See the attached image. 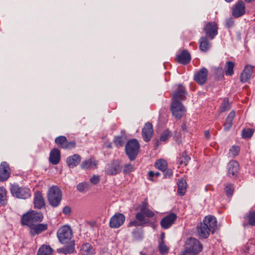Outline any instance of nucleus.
Wrapping results in <instances>:
<instances>
[{
  "instance_id": "22",
  "label": "nucleus",
  "mask_w": 255,
  "mask_h": 255,
  "mask_svg": "<svg viewBox=\"0 0 255 255\" xmlns=\"http://www.w3.org/2000/svg\"><path fill=\"white\" fill-rule=\"evenodd\" d=\"M177 61L181 64L186 65L191 60V56L189 52L186 50H183L177 57Z\"/></svg>"
},
{
  "instance_id": "45",
  "label": "nucleus",
  "mask_w": 255,
  "mask_h": 255,
  "mask_svg": "<svg viewBox=\"0 0 255 255\" xmlns=\"http://www.w3.org/2000/svg\"><path fill=\"white\" fill-rule=\"evenodd\" d=\"M170 131L168 129H166L161 134L160 137V140L161 141H165L170 137Z\"/></svg>"
},
{
  "instance_id": "23",
  "label": "nucleus",
  "mask_w": 255,
  "mask_h": 255,
  "mask_svg": "<svg viewBox=\"0 0 255 255\" xmlns=\"http://www.w3.org/2000/svg\"><path fill=\"white\" fill-rule=\"evenodd\" d=\"M49 161L53 165L57 164L60 160V152L57 148L52 149L49 155Z\"/></svg>"
},
{
  "instance_id": "60",
  "label": "nucleus",
  "mask_w": 255,
  "mask_h": 255,
  "mask_svg": "<svg viewBox=\"0 0 255 255\" xmlns=\"http://www.w3.org/2000/svg\"><path fill=\"white\" fill-rule=\"evenodd\" d=\"M158 145H159V141L157 140L154 143V146L156 147L158 146Z\"/></svg>"
},
{
  "instance_id": "31",
  "label": "nucleus",
  "mask_w": 255,
  "mask_h": 255,
  "mask_svg": "<svg viewBox=\"0 0 255 255\" xmlns=\"http://www.w3.org/2000/svg\"><path fill=\"white\" fill-rule=\"evenodd\" d=\"M52 249L49 246L43 245L38 250L37 255H51Z\"/></svg>"
},
{
  "instance_id": "8",
  "label": "nucleus",
  "mask_w": 255,
  "mask_h": 255,
  "mask_svg": "<svg viewBox=\"0 0 255 255\" xmlns=\"http://www.w3.org/2000/svg\"><path fill=\"white\" fill-rule=\"evenodd\" d=\"M202 250V244L197 239L190 238L186 240L185 251L198 254Z\"/></svg>"
},
{
  "instance_id": "11",
  "label": "nucleus",
  "mask_w": 255,
  "mask_h": 255,
  "mask_svg": "<svg viewBox=\"0 0 255 255\" xmlns=\"http://www.w3.org/2000/svg\"><path fill=\"white\" fill-rule=\"evenodd\" d=\"M246 12V5L243 0H239L232 7V15L235 18L242 16Z\"/></svg>"
},
{
  "instance_id": "15",
  "label": "nucleus",
  "mask_w": 255,
  "mask_h": 255,
  "mask_svg": "<svg viewBox=\"0 0 255 255\" xmlns=\"http://www.w3.org/2000/svg\"><path fill=\"white\" fill-rule=\"evenodd\" d=\"M153 133L152 125L147 122L142 129V136L144 141L148 142L151 139Z\"/></svg>"
},
{
  "instance_id": "48",
  "label": "nucleus",
  "mask_w": 255,
  "mask_h": 255,
  "mask_svg": "<svg viewBox=\"0 0 255 255\" xmlns=\"http://www.w3.org/2000/svg\"><path fill=\"white\" fill-rule=\"evenodd\" d=\"M133 169V166L131 164H127L124 166V172L126 174H129Z\"/></svg>"
},
{
  "instance_id": "54",
  "label": "nucleus",
  "mask_w": 255,
  "mask_h": 255,
  "mask_svg": "<svg viewBox=\"0 0 255 255\" xmlns=\"http://www.w3.org/2000/svg\"><path fill=\"white\" fill-rule=\"evenodd\" d=\"M154 176H155L154 172L152 171H150L148 173L147 179L152 181H154Z\"/></svg>"
},
{
  "instance_id": "63",
  "label": "nucleus",
  "mask_w": 255,
  "mask_h": 255,
  "mask_svg": "<svg viewBox=\"0 0 255 255\" xmlns=\"http://www.w3.org/2000/svg\"><path fill=\"white\" fill-rule=\"evenodd\" d=\"M225 0L227 2H230L232 1H233L234 0Z\"/></svg>"
},
{
  "instance_id": "29",
  "label": "nucleus",
  "mask_w": 255,
  "mask_h": 255,
  "mask_svg": "<svg viewBox=\"0 0 255 255\" xmlns=\"http://www.w3.org/2000/svg\"><path fill=\"white\" fill-rule=\"evenodd\" d=\"M75 250L74 243H72L70 245L65 246L63 248L57 249L58 253H63L64 254H71Z\"/></svg>"
},
{
  "instance_id": "35",
  "label": "nucleus",
  "mask_w": 255,
  "mask_h": 255,
  "mask_svg": "<svg viewBox=\"0 0 255 255\" xmlns=\"http://www.w3.org/2000/svg\"><path fill=\"white\" fill-rule=\"evenodd\" d=\"M67 140V139L65 136L61 135L57 137L55 139V142L58 147L63 149V147L64 146Z\"/></svg>"
},
{
  "instance_id": "56",
  "label": "nucleus",
  "mask_w": 255,
  "mask_h": 255,
  "mask_svg": "<svg viewBox=\"0 0 255 255\" xmlns=\"http://www.w3.org/2000/svg\"><path fill=\"white\" fill-rule=\"evenodd\" d=\"M198 254H197V253H193V252H191L185 250L183 252V253L181 254V255H198Z\"/></svg>"
},
{
  "instance_id": "36",
  "label": "nucleus",
  "mask_w": 255,
  "mask_h": 255,
  "mask_svg": "<svg viewBox=\"0 0 255 255\" xmlns=\"http://www.w3.org/2000/svg\"><path fill=\"white\" fill-rule=\"evenodd\" d=\"M158 249L160 253L162 255L166 254L168 252L169 249L164 244L162 239H161V241L159 243Z\"/></svg>"
},
{
  "instance_id": "30",
  "label": "nucleus",
  "mask_w": 255,
  "mask_h": 255,
  "mask_svg": "<svg viewBox=\"0 0 255 255\" xmlns=\"http://www.w3.org/2000/svg\"><path fill=\"white\" fill-rule=\"evenodd\" d=\"M235 65L234 62L228 61L226 63L225 65V74L227 76H232L234 72V68Z\"/></svg>"
},
{
  "instance_id": "5",
  "label": "nucleus",
  "mask_w": 255,
  "mask_h": 255,
  "mask_svg": "<svg viewBox=\"0 0 255 255\" xmlns=\"http://www.w3.org/2000/svg\"><path fill=\"white\" fill-rule=\"evenodd\" d=\"M43 218L42 214L35 211H31L23 215L21 218V223L23 225H28L34 223L40 222Z\"/></svg>"
},
{
  "instance_id": "55",
  "label": "nucleus",
  "mask_w": 255,
  "mask_h": 255,
  "mask_svg": "<svg viewBox=\"0 0 255 255\" xmlns=\"http://www.w3.org/2000/svg\"><path fill=\"white\" fill-rule=\"evenodd\" d=\"M71 208L69 206H65L62 210L63 213L65 215H69L71 213Z\"/></svg>"
},
{
  "instance_id": "10",
  "label": "nucleus",
  "mask_w": 255,
  "mask_h": 255,
  "mask_svg": "<svg viewBox=\"0 0 255 255\" xmlns=\"http://www.w3.org/2000/svg\"><path fill=\"white\" fill-rule=\"evenodd\" d=\"M204 30L206 33V37L212 40L218 34V26L215 22H209L205 25Z\"/></svg>"
},
{
  "instance_id": "38",
  "label": "nucleus",
  "mask_w": 255,
  "mask_h": 255,
  "mask_svg": "<svg viewBox=\"0 0 255 255\" xmlns=\"http://www.w3.org/2000/svg\"><path fill=\"white\" fill-rule=\"evenodd\" d=\"M190 157L186 153H183L182 156L179 159V162L180 165L186 166L190 160Z\"/></svg>"
},
{
  "instance_id": "51",
  "label": "nucleus",
  "mask_w": 255,
  "mask_h": 255,
  "mask_svg": "<svg viewBox=\"0 0 255 255\" xmlns=\"http://www.w3.org/2000/svg\"><path fill=\"white\" fill-rule=\"evenodd\" d=\"M148 205L147 202L146 200H145L141 203V205L140 207V212H139L142 213L143 212H144L145 210H146V209H147L148 208Z\"/></svg>"
},
{
  "instance_id": "40",
  "label": "nucleus",
  "mask_w": 255,
  "mask_h": 255,
  "mask_svg": "<svg viewBox=\"0 0 255 255\" xmlns=\"http://www.w3.org/2000/svg\"><path fill=\"white\" fill-rule=\"evenodd\" d=\"M240 148L238 145H233L229 149L230 156L234 157L239 154Z\"/></svg>"
},
{
  "instance_id": "28",
  "label": "nucleus",
  "mask_w": 255,
  "mask_h": 255,
  "mask_svg": "<svg viewBox=\"0 0 255 255\" xmlns=\"http://www.w3.org/2000/svg\"><path fill=\"white\" fill-rule=\"evenodd\" d=\"M96 166V162L91 159L83 161L81 164V168L83 169H92Z\"/></svg>"
},
{
  "instance_id": "25",
  "label": "nucleus",
  "mask_w": 255,
  "mask_h": 255,
  "mask_svg": "<svg viewBox=\"0 0 255 255\" xmlns=\"http://www.w3.org/2000/svg\"><path fill=\"white\" fill-rule=\"evenodd\" d=\"M235 112L232 111L227 116L225 123L224 124V130L226 131L229 130L233 125V121L235 117Z\"/></svg>"
},
{
  "instance_id": "12",
  "label": "nucleus",
  "mask_w": 255,
  "mask_h": 255,
  "mask_svg": "<svg viewBox=\"0 0 255 255\" xmlns=\"http://www.w3.org/2000/svg\"><path fill=\"white\" fill-rule=\"evenodd\" d=\"M125 221V217L124 214L118 213L111 218L109 225L112 228H118L124 224Z\"/></svg>"
},
{
  "instance_id": "16",
  "label": "nucleus",
  "mask_w": 255,
  "mask_h": 255,
  "mask_svg": "<svg viewBox=\"0 0 255 255\" xmlns=\"http://www.w3.org/2000/svg\"><path fill=\"white\" fill-rule=\"evenodd\" d=\"M208 70L203 67L198 72L195 74L194 76V80L200 85L204 84L207 80Z\"/></svg>"
},
{
  "instance_id": "27",
  "label": "nucleus",
  "mask_w": 255,
  "mask_h": 255,
  "mask_svg": "<svg viewBox=\"0 0 255 255\" xmlns=\"http://www.w3.org/2000/svg\"><path fill=\"white\" fill-rule=\"evenodd\" d=\"M223 190L226 195L228 197H231L232 196L234 192V185L230 182L225 183L223 184Z\"/></svg>"
},
{
  "instance_id": "1",
  "label": "nucleus",
  "mask_w": 255,
  "mask_h": 255,
  "mask_svg": "<svg viewBox=\"0 0 255 255\" xmlns=\"http://www.w3.org/2000/svg\"><path fill=\"white\" fill-rule=\"evenodd\" d=\"M175 91L172 98L170 110L172 115L177 119H180L186 112V109L181 101L183 100L186 94L185 88L182 85L175 86Z\"/></svg>"
},
{
  "instance_id": "24",
  "label": "nucleus",
  "mask_w": 255,
  "mask_h": 255,
  "mask_svg": "<svg viewBox=\"0 0 255 255\" xmlns=\"http://www.w3.org/2000/svg\"><path fill=\"white\" fill-rule=\"evenodd\" d=\"M178 189L177 194L178 195L182 196H183L186 191L187 183L185 179L181 178L178 179L177 182Z\"/></svg>"
},
{
  "instance_id": "59",
  "label": "nucleus",
  "mask_w": 255,
  "mask_h": 255,
  "mask_svg": "<svg viewBox=\"0 0 255 255\" xmlns=\"http://www.w3.org/2000/svg\"><path fill=\"white\" fill-rule=\"evenodd\" d=\"M132 236L133 237V238L135 239V238H137L136 237V234H137V231L136 230H134L132 232Z\"/></svg>"
},
{
  "instance_id": "47",
  "label": "nucleus",
  "mask_w": 255,
  "mask_h": 255,
  "mask_svg": "<svg viewBox=\"0 0 255 255\" xmlns=\"http://www.w3.org/2000/svg\"><path fill=\"white\" fill-rule=\"evenodd\" d=\"M76 143L75 141H68L67 140L65 143L64 146L63 147V149H72L76 147Z\"/></svg>"
},
{
  "instance_id": "17",
  "label": "nucleus",
  "mask_w": 255,
  "mask_h": 255,
  "mask_svg": "<svg viewBox=\"0 0 255 255\" xmlns=\"http://www.w3.org/2000/svg\"><path fill=\"white\" fill-rule=\"evenodd\" d=\"M227 173L230 177L237 175L239 170V165L236 160H231L227 165Z\"/></svg>"
},
{
  "instance_id": "61",
  "label": "nucleus",
  "mask_w": 255,
  "mask_h": 255,
  "mask_svg": "<svg viewBox=\"0 0 255 255\" xmlns=\"http://www.w3.org/2000/svg\"><path fill=\"white\" fill-rule=\"evenodd\" d=\"M247 3H251L253 1H254L255 0H244Z\"/></svg>"
},
{
  "instance_id": "43",
  "label": "nucleus",
  "mask_w": 255,
  "mask_h": 255,
  "mask_svg": "<svg viewBox=\"0 0 255 255\" xmlns=\"http://www.w3.org/2000/svg\"><path fill=\"white\" fill-rule=\"evenodd\" d=\"M230 109V105L229 103V101L227 99L225 98L224 99L222 103L221 107L220 108V110L221 112H224L227 110Z\"/></svg>"
},
{
  "instance_id": "13",
  "label": "nucleus",
  "mask_w": 255,
  "mask_h": 255,
  "mask_svg": "<svg viewBox=\"0 0 255 255\" xmlns=\"http://www.w3.org/2000/svg\"><path fill=\"white\" fill-rule=\"evenodd\" d=\"M177 215L174 213H171L163 218L160 221V225L164 229L170 228L177 219Z\"/></svg>"
},
{
  "instance_id": "3",
  "label": "nucleus",
  "mask_w": 255,
  "mask_h": 255,
  "mask_svg": "<svg viewBox=\"0 0 255 255\" xmlns=\"http://www.w3.org/2000/svg\"><path fill=\"white\" fill-rule=\"evenodd\" d=\"M47 198L52 206L57 207L62 200V192L60 188L57 186L51 187L48 192Z\"/></svg>"
},
{
  "instance_id": "37",
  "label": "nucleus",
  "mask_w": 255,
  "mask_h": 255,
  "mask_svg": "<svg viewBox=\"0 0 255 255\" xmlns=\"http://www.w3.org/2000/svg\"><path fill=\"white\" fill-rule=\"evenodd\" d=\"M126 138L123 136H118L115 138L114 143L118 147L123 146L126 142Z\"/></svg>"
},
{
  "instance_id": "39",
  "label": "nucleus",
  "mask_w": 255,
  "mask_h": 255,
  "mask_svg": "<svg viewBox=\"0 0 255 255\" xmlns=\"http://www.w3.org/2000/svg\"><path fill=\"white\" fill-rule=\"evenodd\" d=\"M248 220V224L252 226H255V212H250L245 217Z\"/></svg>"
},
{
  "instance_id": "42",
  "label": "nucleus",
  "mask_w": 255,
  "mask_h": 255,
  "mask_svg": "<svg viewBox=\"0 0 255 255\" xmlns=\"http://www.w3.org/2000/svg\"><path fill=\"white\" fill-rule=\"evenodd\" d=\"M83 251L87 253L88 255H91L93 254V248L89 243H86L82 246Z\"/></svg>"
},
{
  "instance_id": "62",
  "label": "nucleus",
  "mask_w": 255,
  "mask_h": 255,
  "mask_svg": "<svg viewBox=\"0 0 255 255\" xmlns=\"http://www.w3.org/2000/svg\"><path fill=\"white\" fill-rule=\"evenodd\" d=\"M155 176L158 177L160 175V173L158 172H154Z\"/></svg>"
},
{
  "instance_id": "19",
  "label": "nucleus",
  "mask_w": 255,
  "mask_h": 255,
  "mask_svg": "<svg viewBox=\"0 0 255 255\" xmlns=\"http://www.w3.org/2000/svg\"><path fill=\"white\" fill-rule=\"evenodd\" d=\"M253 72V66L247 65L240 75V80L242 83L247 82L251 79Z\"/></svg>"
},
{
  "instance_id": "44",
  "label": "nucleus",
  "mask_w": 255,
  "mask_h": 255,
  "mask_svg": "<svg viewBox=\"0 0 255 255\" xmlns=\"http://www.w3.org/2000/svg\"><path fill=\"white\" fill-rule=\"evenodd\" d=\"M254 130L251 128L244 129L242 130V135L244 138H249L253 134Z\"/></svg>"
},
{
  "instance_id": "4",
  "label": "nucleus",
  "mask_w": 255,
  "mask_h": 255,
  "mask_svg": "<svg viewBox=\"0 0 255 255\" xmlns=\"http://www.w3.org/2000/svg\"><path fill=\"white\" fill-rule=\"evenodd\" d=\"M139 148L140 144L136 139H131L127 142L125 151L130 160L133 161L136 158Z\"/></svg>"
},
{
  "instance_id": "32",
  "label": "nucleus",
  "mask_w": 255,
  "mask_h": 255,
  "mask_svg": "<svg viewBox=\"0 0 255 255\" xmlns=\"http://www.w3.org/2000/svg\"><path fill=\"white\" fill-rule=\"evenodd\" d=\"M135 219L141 223V224L144 226L149 223L150 220L145 218L144 215L141 212H137L135 215Z\"/></svg>"
},
{
  "instance_id": "20",
  "label": "nucleus",
  "mask_w": 255,
  "mask_h": 255,
  "mask_svg": "<svg viewBox=\"0 0 255 255\" xmlns=\"http://www.w3.org/2000/svg\"><path fill=\"white\" fill-rule=\"evenodd\" d=\"M81 160V156L78 154H74L67 158L66 163L69 168H73L79 164Z\"/></svg>"
},
{
  "instance_id": "41",
  "label": "nucleus",
  "mask_w": 255,
  "mask_h": 255,
  "mask_svg": "<svg viewBox=\"0 0 255 255\" xmlns=\"http://www.w3.org/2000/svg\"><path fill=\"white\" fill-rule=\"evenodd\" d=\"M90 185L88 182H81L77 185V189L80 192H83L85 189H89Z\"/></svg>"
},
{
  "instance_id": "21",
  "label": "nucleus",
  "mask_w": 255,
  "mask_h": 255,
  "mask_svg": "<svg viewBox=\"0 0 255 255\" xmlns=\"http://www.w3.org/2000/svg\"><path fill=\"white\" fill-rule=\"evenodd\" d=\"M33 203L34 208L36 209H40L44 207V200L40 192L37 191L34 194Z\"/></svg>"
},
{
  "instance_id": "34",
  "label": "nucleus",
  "mask_w": 255,
  "mask_h": 255,
  "mask_svg": "<svg viewBox=\"0 0 255 255\" xmlns=\"http://www.w3.org/2000/svg\"><path fill=\"white\" fill-rule=\"evenodd\" d=\"M0 203L3 206H4L7 203L6 191L2 187H0Z\"/></svg>"
},
{
  "instance_id": "49",
  "label": "nucleus",
  "mask_w": 255,
  "mask_h": 255,
  "mask_svg": "<svg viewBox=\"0 0 255 255\" xmlns=\"http://www.w3.org/2000/svg\"><path fill=\"white\" fill-rule=\"evenodd\" d=\"M90 181L92 184L97 185L100 181V177L97 175H93L90 178Z\"/></svg>"
},
{
  "instance_id": "53",
  "label": "nucleus",
  "mask_w": 255,
  "mask_h": 255,
  "mask_svg": "<svg viewBox=\"0 0 255 255\" xmlns=\"http://www.w3.org/2000/svg\"><path fill=\"white\" fill-rule=\"evenodd\" d=\"M164 172V177L165 178H170L172 176L173 174L172 170L170 169H167Z\"/></svg>"
},
{
  "instance_id": "52",
  "label": "nucleus",
  "mask_w": 255,
  "mask_h": 255,
  "mask_svg": "<svg viewBox=\"0 0 255 255\" xmlns=\"http://www.w3.org/2000/svg\"><path fill=\"white\" fill-rule=\"evenodd\" d=\"M129 227L131 226H143L141 223L138 221V220H137L136 219H134L133 220H131L128 224Z\"/></svg>"
},
{
  "instance_id": "6",
  "label": "nucleus",
  "mask_w": 255,
  "mask_h": 255,
  "mask_svg": "<svg viewBox=\"0 0 255 255\" xmlns=\"http://www.w3.org/2000/svg\"><path fill=\"white\" fill-rule=\"evenodd\" d=\"M10 192L12 196L18 198L26 199L31 195L30 190L26 187H19L17 184L10 186Z\"/></svg>"
},
{
  "instance_id": "46",
  "label": "nucleus",
  "mask_w": 255,
  "mask_h": 255,
  "mask_svg": "<svg viewBox=\"0 0 255 255\" xmlns=\"http://www.w3.org/2000/svg\"><path fill=\"white\" fill-rule=\"evenodd\" d=\"M235 23V20L233 17H229L226 19L225 27L230 28L233 27Z\"/></svg>"
},
{
  "instance_id": "7",
  "label": "nucleus",
  "mask_w": 255,
  "mask_h": 255,
  "mask_svg": "<svg viewBox=\"0 0 255 255\" xmlns=\"http://www.w3.org/2000/svg\"><path fill=\"white\" fill-rule=\"evenodd\" d=\"M57 236L59 242L62 244H68L72 237V231L68 225H65L58 229Z\"/></svg>"
},
{
  "instance_id": "33",
  "label": "nucleus",
  "mask_w": 255,
  "mask_h": 255,
  "mask_svg": "<svg viewBox=\"0 0 255 255\" xmlns=\"http://www.w3.org/2000/svg\"><path fill=\"white\" fill-rule=\"evenodd\" d=\"M155 167L161 171H164L167 169V162L163 159H159L155 163Z\"/></svg>"
},
{
  "instance_id": "9",
  "label": "nucleus",
  "mask_w": 255,
  "mask_h": 255,
  "mask_svg": "<svg viewBox=\"0 0 255 255\" xmlns=\"http://www.w3.org/2000/svg\"><path fill=\"white\" fill-rule=\"evenodd\" d=\"M122 166L119 160H113L108 163L105 168V172L108 175H116L121 172Z\"/></svg>"
},
{
  "instance_id": "14",
  "label": "nucleus",
  "mask_w": 255,
  "mask_h": 255,
  "mask_svg": "<svg viewBox=\"0 0 255 255\" xmlns=\"http://www.w3.org/2000/svg\"><path fill=\"white\" fill-rule=\"evenodd\" d=\"M26 226L29 228V233L33 237L46 231L48 228L46 224H32Z\"/></svg>"
},
{
  "instance_id": "26",
  "label": "nucleus",
  "mask_w": 255,
  "mask_h": 255,
  "mask_svg": "<svg viewBox=\"0 0 255 255\" xmlns=\"http://www.w3.org/2000/svg\"><path fill=\"white\" fill-rule=\"evenodd\" d=\"M208 37H202L200 40V49L203 52H207L211 47V44L209 42Z\"/></svg>"
},
{
  "instance_id": "18",
  "label": "nucleus",
  "mask_w": 255,
  "mask_h": 255,
  "mask_svg": "<svg viewBox=\"0 0 255 255\" xmlns=\"http://www.w3.org/2000/svg\"><path fill=\"white\" fill-rule=\"evenodd\" d=\"M10 168L6 162H2L0 165V181L6 180L10 175Z\"/></svg>"
},
{
  "instance_id": "57",
  "label": "nucleus",
  "mask_w": 255,
  "mask_h": 255,
  "mask_svg": "<svg viewBox=\"0 0 255 255\" xmlns=\"http://www.w3.org/2000/svg\"><path fill=\"white\" fill-rule=\"evenodd\" d=\"M205 136L207 139H209L210 136V133L209 130H206L204 133Z\"/></svg>"
},
{
  "instance_id": "50",
  "label": "nucleus",
  "mask_w": 255,
  "mask_h": 255,
  "mask_svg": "<svg viewBox=\"0 0 255 255\" xmlns=\"http://www.w3.org/2000/svg\"><path fill=\"white\" fill-rule=\"evenodd\" d=\"M142 213L144 215L145 217L148 218H151L154 216V213L150 210L149 208L145 210Z\"/></svg>"
},
{
  "instance_id": "58",
  "label": "nucleus",
  "mask_w": 255,
  "mask_h": 255,
  "mask_svg": "<svg viewBox=\"0 0 255 255\" xmlns=\"http://www.w3.org/2000/svg\"><path fill=\"white\" fill-rule=\"evenodd\" d=\"M181 129L183 131H187V127L185 123H183L181 126Z\"/></svg>"
},
{
  "instance_id": "2",
  "label": "nucleus",
  "mask_w": 255,
  "mask_h": 255,
  "mask_svg": "<svg viewBox=\"0 0 255 255\" xmlns=\"http://www.w3.org/2000/svg\"><path fill=\"white\" fill-rule=\"evenodd\" d=\"M217 227L216 218L212 216H206L204 218L203 222L197 227V231L199 236L202 238H207L210 233H214Z\"/></svg>"
}]
</instances>
